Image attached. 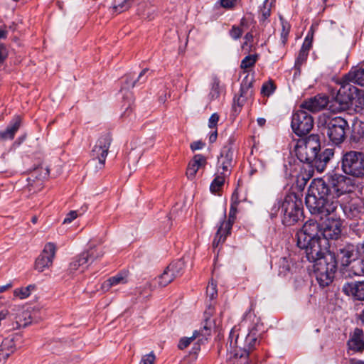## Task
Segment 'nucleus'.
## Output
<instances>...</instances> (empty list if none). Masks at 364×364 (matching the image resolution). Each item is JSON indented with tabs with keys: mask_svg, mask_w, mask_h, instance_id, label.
I'll list each match as a JSON object with an SVG mask.
<instances>
[{
	"mask_svg": "<svg viewBox=\"0 0 364 364\" xmlns=\"http://www.w3.org/2000/svg\"><path fill=\"white\" fill-rule=\"evenodd\" d=\"M355 191L353 180L331 171L324 178L314 179L305 198V203L312 215L328 216L336 211L338 198Z\"/></svg>",
	"mask_w": 364,
	"mask_h": 364,
	"instance_id": "1",
	"label": "nucleus"
},
{
	"mask_svg": "<svg viewBox=\"0 0 364 364\" xmlns=\"http://www.w3.org/2000/svg\"><path fill=\"white\" fill-rule=\"evenodd\" d=\"M331 248L326 250V247H322L321 255L311 262L314 263L316 279L323 288L333 282L338 269L343 272L354 259L355 247L350 243H341Z\"/></svg>",
	"mask_w": 364,
	"mask_h": 364,
	"instance_id": "2",
	"label": "nucleus"
},
{
	"mask_svg": "<svg viewBox=\"0 0 364 364\" xmlns=\"http://www.w3.org/2000/svg\"><path fill=\"white\" fill-rule=\"evenodd\" d=\"M321 225L316 220L309 219L296 233V245L304 250L306 257L310 262L321 255L323 240L319 235Z\"/></svg>",
	"mask_w": 364,
	"mask_h": 364,
	"instance_id": "3",
	"label": "nucleus"
},
{
	"mask_svg": "<svg viewBox=\"0 0 364 364\" xmlns=\"http://www.w3.org/2000/svg\"><path fill=\"white\" fill-rule=\"evenodd\" d=\"M320 128L326 133L329 141L340 145L346 138V131L349 129L348 122L343 117H331L324 115L319 119Z\"/></svg>",
	"mask_w": 364,
	"mask_h": 364,
	"instance_id": "4",
	"label": "nucleus"
},
{
	"mask_svg": "<svg viewBox=\"0 0 364 364\" xmlns=\"http://www.w3.org/2000/svg\"><path fill=\"white\" fill-rule=\"evenodd\" d=\"M297 159L310 167L316 168L318 172H323L326 164L334 155V149L327 148L322 152L309 150L306 147L297 146L295 149Z\"/></svg>",
	"mask_w": 364,
	"mask_h": 364,
	"instance_id": "5",
	"label": "nucleus"
},
{
	"mask_svg": "<svg viewBox=\"0 0 364 364\" xmlns=\"http://www.w3.org/2000/svg\"><path fill=\"white\" fill-rule=\"evenodd\" d=\"M282 223L291 226L304 218L301 198L295 193H289L283 198Z\"/></svg>",
	"mask_w": 364,
	"mask_h": 364,
	"instance_id": "6",
	"label": "nucleus"
},
{
	"mask_svg": "<svg viewBox=\"0 0 364 364\" xmlns=\"http://www.w3.org/2000/svg\"><path fill=\"white\" fill-rule=\"evenodd\" d=\"M359 90L345 79L335 96L330 100V111L340 112L347 110L358 95Z\"/></svg>",
	"mask_w": 364,
	"mask_h": 364,
	"instance_id": "7",
	"label": "nucleus"
},
{
	"mask_svg": "<svg viewBox=\"0 0 364 364\" xmlns=\"http://www.w3.org/2000/svg\"><path fill=\"white\" fill-rule=\"evenodd\" d=\"M343 171L352 176H364V154L360 151H350L345 153L341 159Z\"/></svg>",
	"mask_w": 364,
	"mask_h": 364,
	"instance_id": "8",
	"label": "nucleus"
},
{
	"mask_svg": "<svg viewBox=\"0 0 364 364\" xmlns=\"http://www.w3.org/2000/svg\"><path fill=\"white\" fill-rule=\"evenodd\" d=\"M314 121L313 117L306 109L299 107L294 112L291 117V127L294 133L298 136H306L313 129Z\"/></svg>",
	"mask_w": 364,
	"mask_h": 364,
	"instance_id": "9",
	"label": "nucleus"
},
{
	"mask_svg": "<svg viewBox=\"0 0 364 364\" xmlns=\"http://www.w3.org/2000/svg\"><path fill=\"white\" fill-rule=\"evenodd\" d=\"M343 228V220L336 215L328 217L321 225V235L322 243L327 245V241H337L341 237L342 229Z\"/></svg>",
	"mask_w": 364,
	"mask_h": 364,
	"instance_id": "10",
	"label": "nucleus"
},
{
	"mask_svg": "<svg viewBox=\"0 0 364 364\" xmlns=\"http://www.w3.org/2000/svg\"><path fill=\"white\" fill-rule=\"evenodd\" d=\"M213 309L209 306L208 310L205 311V320L203 328L199 331H194L192 336L191 337H183L180 339L178 348L180 350H183L187 348L192 341L199 338L200 341L203 340H208V337L211 335L212 324L210 319V316L212 314Z\"/></svg>",
	"mask_w": 364,
	"mask_h": 364,
	"instance_id": "11",
	"label": "nucleus"
},
{
	"mask_svg": "<svg viewBox=\"0 0 364 364\" xmlns=\"http://www.w3.org/2000/svg\"><path fill=\"white\" fill-rule=\"evenodd\" d=\"M112 136L110 134H102L97 141L96 144L92 150V163L98 162L99 169H102L105 166V160L108 154L110 144L112 143Z\"/></svg>",
	"mask_w": 364,
	"mask_h": 364,
	"instance_id": "12",
	"label": "nucleus"
},
{
	"mask_svg": "<svg viewBox=\"0 0 364 364\" xmlns=\"http://www.w3.org/2000/svg\"><path fill=\"white\" fill-rule=\"evenodd\" d=\"M260 343V333L258 332L257 327H253L246 336L242 343L239 346L238 350L245 352L255 358L256 355L254 353V351L257 349Z\"/></svg>",
	"mask_w": 364,
	"mask_h": 364,
	"instance_id": "13",
	"label": "nucleus"
},
{
	"mask_svg": "<svg viewBox=\"0 0 364 364\" xmlns=\"http://www.w3.org/2000/svg\"><path fill=\"white\" fill-rule=\"evenodd\" d=\"M327 107L330 110V100L328 97L321 95H317L314 97L306 100L300 105V108L311 112H319Z\"/></svg>",
	"mask_w": 364,
	"mask_h": 364,
	"instance_id": "14",
	"label": "nucleus"
},
{
	"mask_svg": "<svg viewBox=\"0 0 364 364\" xmlns=\"http://www.w3.org/2000/svg\"><path fill=\"white\" fill-rule=\"evenodd\" d=\"M347 346L348 350L354 352L361 353L364 350V332L361 328H355L350 334Z\"/></svg>",
	"mask_w": 364,
	"mask_h": 364,
	"instance_id": "15",
	"label": "nucleus"
},
{
	"mask_svg": "<svg viewBox=\"0 0 364 364\" xmlns=\"http://www.w3.org/2000/svg\"><path fill=\"white\" fill-rule=\"evenodd\" d=\"M342 291L347 296H351L358 301L364 300V282H347L344 284Z\"/></svg>",
	"mask_w": 364,
	"mask_h": 364,
	"instance_id": "16",
	"label": "nucleus"
},
{
	"mask_svg": "<svg viewBox=\"0 0 364 364\" xmlns=\"http://www.w3.org/2000/svg\"><path fill=\"white\" fill-rule=\"evenodd\" d=\"M207 164V159L202 154H196L188 163L186 176L188 179H193L200 168H204Z\"/></svg>",
	"mask_w": 364,
	"mask_h": 364,
	"instance_id": "17",
	"label": "nucleus"
},
{
	"mask_svg": "<svg viewBox=\"0 0 364 364\" xmlns=\"http://www.w3.org/2000/svg\"><path fill=\"white\" fill-rule=\"evenodd\" d=\"M234 151L230 146H224L220 151L218 163L221 164V168L224 171H228L230 173V168L232 167Z\"/></svg>",
	"mask_w": 364,
	"mask_h": 364,
	"instance_id": "18",
	"label": "nucleus"
},
{
	"mask_svg": "<svg viewBox=\"0 0 364 364\" xmlns=\"http://www.w3.org/2000/svg\"><path fill=\"white\" fill-rule=\"evenodd\" d=\"M227 359L228 364H255L254 357L243 351L235 349Z\"/></svg>",
	"mask_w": 364,
	"mask_h": 364,
	"instance_id": "19",
	"label": "nucleus"
},
{
	"mask_svg": "<svg viewBox=\"0 0 364 364\" xmlns=\"http://www.w3.org/2000/svg\"><path fill=\"white\" fill-rule=\"evenodd\" d=\"M149 71V69L145 68L139 73L136 79L134 78L131 74L126 75L123 77V85L122 89L126 90L134 87L138 82L139 84L144 83L146 81L145 74Z\"/></svg>",
	"mask_w": 364,
	"mask_h": 364,
	"instance_id": "20",
	"label": "nucleus"
},
{
	"mask_svg": "<svg viewBox=\"0 0 364 364\" xmlns=\"http://www.w3.org/2000/svg\"><path fill=\"white\" fill-rule=\"evenodd\" d=\"M349 82H353L364 87V67L353 68L344 77Z\"/></svg>",
	"mask_w": 364,
	"mask_h": 364,
	"instance_id": "21",
	"label": "nucleus"
},
{
	"mask_svg": "<svg viewBox=\"0 0 364 364\" xmlns=\"http://www.w3.org/2000/svg\"><path fill=\"white\" fill-rule=\"evenodd\" d=\"M80 254L84 257V260L87 266L101 258L104 255V252L99 247H92Z\"/></svg>",
	"mask_w": 364,
	"mask_h": 364,
	"instance_id": "22",
	"label": "nucleus"
},
{
	"mask_svg": "<svg viewBox=\"0 0 364 364\" xmlns=\"http://www.w3.org/2000/svg\"><path fill=\"white\" fill-rule=\"evenodd\" d=\"M175 277L166 267L163 273L151 281V285L154 287H165L174 280Z\"/></svg>",
	"mask_w": 364,
	"mask_h": 364,
	"instance_id": "23",
	"label": "nucleus"
},
{
	"mask_svg": "<svg viewBox=\"0 0 364 364\" xmlns=\"http://www.w3.org/2000/svg\"><path fill=\"white\" fill-rule=\"evenodd\" d=\"M293 262L289 257H282L279 258L277 262L278 267V275L280 277H286L291 272Z\"/></svg>",
	"mask_w": 364,
	"mask_h": 364,
	"instance_id": "24",
	"label": "nucleus"
},
{
	"mask_svg": "<svg viewBox=\"0 0 364 364\" xmlns=\"http://www.w3.org/2000/svg\"><path fill=\"white\" fill-rule=\"evenodd\" d=\"M19 127L20 120L16 119L5 130L0 132V137L4 140L13 139Z\"/></svg>",
	"mask_w": 364,
	"mask_h": 364,
	"instance_id": "25",
	"label": "nucleus"
},
{
	"mask_svg": "<svg viewBox=\"0 0 364 364\" xmlns=\"http://www.w3.org/2000/svg\"><path fill=\"white\" fill-rule=\"evenodd\" d=\"M302 146L306 147L309 151L313 149L318 152H322L321 151L320 136L318 134H310L306 138L304 144Z\"/></svg>",
	"mask_w": 364,
	"mask_h": 364,
	"instance_id": "26",
	"label": "nucleus"
},
{
	"mask_svg": "<svg viewBox=\"0 0 364 364\" xmlns=\"http://www.w3.org/2000/svg\"><path fill=\"white\" fill-rule=\"evenodd\" d=\"M229 175L228 171H224L217 175L210 186V190L213 193L218 192L225 183V177Z\"/></svg>",
	"mask_w": 364,
	"mask_h": 364,
	"instance_id": "27",
	"label": "nucleus"
},
{
	"mask_svg": "<svg viewBox=\"0 0 364 364\" xmlns=\"http://www.w3.org/2000/svg\"><path fill=\"white\" fill-rule=\"evenodd\" d=\"M239 334L235 330L232 329L230 332L227 343L228 353H232L235 349H239L241 343H238Z\"/></svg>",
	"mask_w": 364,
	"mask_h": 364,
	"instance_id": "28",
	"label": "nucleus"
},
{
	"mask_svg": "<svg viewBox=\"0 0 364 364\" xmlns=\"http://www.w3.org/2000/svg\"><path fill=\"white\" fill-rule=\"evenodd\" d=\"M253 80H249L248 76H246L242 81L240 90V95L241 97H244L245 98L251 97L253 95V89H252Z\"/></svg>",
	"mask_w": 364,
	"mask_h": 364,
	"instance_id": "29",
	"label": "nucleus"
},
{
	"mask_svg": "<svg viewBox=\"0 0 364 364\" xmlns=\"http://www.w3.org/2000/svg\"><path fill=\"white\" fill-rule=\"evenodd\" d=\"M167 267L168 270H170L173 277L176 278L183 274L185 262L182 259H178L172 262Z\"/></svg>",
	"mask_w": 364,
	"mask_h": 364,
	"instance_id": "30",
	"label": "nucleus"
},
{
	"mask_svg": "<svg viewBox=\"0 0 364 364\" xmlns=\"http://www.w3.org/2000/svg\"><path fill=\"white\" fill-rule=\"evenodd\" d=\"M230 234L226 232V229H225L223 225H220L213 241V247L217 248L220 245L225 242L227 236Z\"/></svg>",
	"mask_w": 364,
	"mask_h": 364,
	"instance_id": "31",
	"label": "nucleus"
},
{
	"mask_svg": "<svg viewBox=\"0 0 364 364\" xmlns=\"http://www.w3.org/2000/svg\"><path fill=\"white\" fill-rule=\"evenodd\" d=\"M237 212V208L232 205H230L229 215H228V220L227 221L223 220L220 223V225H223V227H225V229H226V232H228V233L231 232L232 226L236 219Z\"/></svg>",
	"mask_w": 364,
	"mask_h": 364,
	"instance_id": "32",
	"label": "nucleus"
},
{
	"mask_svg": "<svg viewBox=\"0 0 364 364\" xmlns=\"http://www.w3.org/2000/svg\"><path fill=\"white\" fill-rule=\"evenodd\" d=\"M349 210L353 217H357L360 213H364V200L358 199L349 203Z\"/></svg>",
	"mask_w": 364,
	"mask_h": 364,
	"instance_id": "33",
	"label": "nucleus"
},
{
	"mask_svg": "<svg viewBox=\"0 0 364 364\" xmlns=\"http://www.w3.org/2000/svg\"><path fill=\"white\" fill-rule=\"evenodd\" d=\"M272 6V2H269V0L264 1L262 7L260 9L259 16L260 23L264 24L265 21L268 20L269 17L271 16Z\"/></svg>",
	"mask_w": 364,
	"mask_h": 364,
	"instance_id": "34",
	"label": "nucleus"
},
{
	"mask_svg": "<svg viewBox=\"0 0 364 364\" xmlns=\"http://www.w3.org/2000/svg\"><path fill=\"white\" fill-rule=\"evenodd\" d=\"M86 264H87L84 260V257H82L81 254H80L75 257L69 264L68 272L70 274H74L75 272L77 271L80 267H83Z\"/></svg>",
	"mask_w": 364,
	"mask_h": 364,
	"instance_id": "35",
	"label": "nucleus"
},
{
	"mask_svg": "<svg viewBox=\"0 0 364 364\" xmlns=\"http://www.w3.org/2000/svg\"><path fill=\"white\" fill-rule=\"evenodd\" d=\"M58 247L54 242H47V268L53 265Z\"/></svg>",
	"mask_w": 364,
	"mask_h": 364,
	"instance_id": "36",
	"label": "nucleus"
},
{
	"mask_svg": "<svg viewBox=\"0 0 364 364\" xmlns=\"http://www.w3.org/2000/svg\"><path fill=\"white\" fill-rule=\"evenodd\" d=\"M258 58V54L247 55L242 60L240 63V68L243 70H247L248 68L254 67Z\"/></svg>",
	"mask_w": 364,
	"mask_h": 364,
	"instance_id": "37",
	"label": "nucleus"
},
{
	"mask_svg": "<svg viewBox=\"0 0 364 364\" xmlns=\"http://www.w3.org/2000/svg\"><path fill=\"white\" fill-rule=\"evenodd\" d=\"M132 0H114L113 9L120 14L127 11L132 4Z\"/></svg>",
	"mask_w": 364,
	"mask_h": 364,
	"instance_id": "38",
	"label": "nucleus"
},
{
	"mask_svg": "<svg viewBox=\"0 0 364 364\" xmlns=\"http://www.w3.org/2000/svg\"><path fill=\"white\" fill-rule=\"evenodd\" d=\"M127 283V279L122 274H117L114 277L109 278L105 282L104 285L107 287H112L117 285L119 284H125Z\"/></svg>",
	"mask_w": 364,
	"mask_h": 364,
	"instance_id": "39",
	"label": "nucleus"
},
{
	"mask_svg": "<svg viewBox=\"0 0 364 364\" xmlns=\"http://www.w3.org/2000/svg\"><path fill=\"white\" fill-rule=\"evenodd\" d=\"M277 87L273 80H270L264 82L261 89V93L264 96H270L276 90Z\"/></svg>",
	"mask_w": 364,
	"mask_h": 364,
	"instance_id": "40",
	"label": "nucleus"
},
{
	"mask_svg": "<svg viewBox=\"0 0 364 364\" xmlns=\"http://www.w3.org/2000/svg\"><path fill=\"white\" fill-rule=\"evenodd\" d=\"M309 53L300 50L296 58L294 68L300 72L301 65L306 61Z\"/></svg>",
	"mask_w": 364,
	"mask_h": 364,
	"instance_id": "41",
	"label": "nucleus"
},
{
	"mask_svg": "<svg viewBox=\"0 0 364 364\" xmlns=\"http://www.w3.org/2000/svg\"><path fill=\"white\" fill-rule=\"evenodd\" d=\"M11 343V341H4L1 343L0 346V360L1 358L4 360L7 359L10 356L11 353H13L12 349H7V347H9Z\"/></svg>",
	"mask_w": 364,
	"mask_h": 364,
	"instance_id": "42",
	"label": "nucleus"
},
{
	"mask_svg": "<svg viewBox=\"0 0 364 364\" xmlns=\"http://www.w3.org/2000/svg\"><path fill=\"white\" fill-rule=\"evenodd\" d=\"M255 23L254 15L252 13H247L246 16L241 18L240 26L243 28H249Z\"/></svg>",
	"mask_w": 364,
	"mask_h": 364,
	"instance_id": "43",
	"label": "nucleus"
},
{
	"mask_svg": "<svg viewBox=\"0 0 364 364\" xmlns=\"http://www.w3.org/2000/svg\"><path fill=\"white\" fill-rule=\"evenodd\" d=\"M46 253V247L43 248L42 250V252L38 256V257L36 259L35 262V269L38 270L39 272H41L44 270V268L46 267V256L44 254Z\"/></svg>",
	"mask_w": 364,
	"mask_h": 364,
	"instance_id": "44",
	"label": "nucleus"
},
{
	"mask_svg": "<svg viewBox=\"0 0 364 364\" xmlns=\"http://www.w3.org/2000/svg\"><path fill=\"white\" fill-rule=\"evenodd\" d=\"M210 96L211 99H216L220 96V80L218 77L213 80Z\"/></svg>",
	"mask_w": 364,
	"mask_h": 364,
	"instance_id": "45",
	"label": "nucleus"
},
{
	"mask_svg": "<svg viewBox=\"0 0 364 364\" xmlns=\"http://www.w3.org/2000/svg\"><path fill=\"white\" fill-rule=\"evenodd\" d=\"M313 38H314V33L313 32H309L306 36L304 38V41L303 42V44L301 46V48L300 50L309 52L310 49L312 47V43H313Z\"/></svg>",
	"mask_w": 364,
	"mask_h": 364,
	"instance_id": "46",
	"label": "nucleus"
},
{
	"mask_svg": "<svg viewBox=\"0 0 364 364\" xmlns=\"http://www.w3.org/2000/svg\"><path fill=\"white\" fill-rule=\"evenodd\" d=\"M246 100L247 98L241 97L240 95L238 97L235 96L232 105V109L234 110L235 112H240L241 108L244 105Z\"/></svg>",
	"mask_w": 364,
	"mask_h": 364,
	"instance_id": "47",
	"label": "nucleus"
},
{
	"mask_svg": "<svg viewBox=\"0 0 364 364\" xmlns=\"http://www.w3.org/2000/svg\"><path fill=\"white\" fill-rule=\"evenodd\" d=\"M282 207H283V199L277 200L271 208V210H270L271 218H276L280 210H281V214L282 215Z\"/></svg>",
	"mask_w": 364,
	"mask_h": 364,
	"instance_id": "48",
	"label": "nucleus"
},
{
	"mask_svg": "<svg viewBox=\"0 0 364 364\" xmlns=\"http://www.w3.org/2000/svg\"><path fill=\"white\" fill-rule=\"evenodd\" d=\"M244 40L245 41L242 43V48L245 49L246 46H248L249 48L247 49V52H251L253 48V45L252 44V43L253 42L254 40V36L252 32L250 31L247 33L244 36Z\"/></svg>",
	"mask_w": 364,
	"mask_h": 364,
	"instance_id": "49",
	"label": "nucleus"
},
{
	"mask_svg": "<svg viewBox=\"0 0 364 364\" xmlns=\"http://www.w3.org/2000/svg\"><path fill=\"white\" fill-rule=\"evenodd\" d=\"M290 30V26L287 23H282V31L281 33V41L283 46L286 44L288 40V36Z\"/></svg>",
	"mask_w": 364,
	"mask_h": 364,
	"instance_id": "50",
	"label": "nucleus"
},
{
	"mask_svg": "<svg viewBox=\"0 0 364 364\" xmlns=\"http://www.w3.org/2000/svg\"><path fill=\"white\" fill-rule=\"evenodd\" d=\"M216 287V284H214L213 282L209 284L208 286L207 287L206 294L207 296H209L211 300L216 298L218 295V291Z\"/></svg>",
	"mask_w": 364,
	"mask_h": 364,
	"instance_id": "51",
	"label": "nucleus"
},
{
	"mask_svg": "<svg viewBox=\"0 0 364 364\" xmlns=\"http://www.w3.org/2000/svg\"><path fill=\"white\" fill-rule=\"evenodd\" d=\"M14 296L21 299H24L29 296V293L26 291L25 287H21L14 289Z\"/></svg>",
	"mask_w": 364,
	"mask_h": 364,
	"instance_id": "52",
	"label": "nucleus"
},
{
	"mask_svg": "<svg viewBox=\"0 0 364 364\" xmlns=\"http://www.w3.org/2000/svg\"><path fill=\"white\" fill-rule=\"evenodd\" d=\"M230 35L233 39H238L242 35V29L239 26H232L230 31Z\"/></svg>",
	"mask_w": 364,
	"mask_h": 364,
	"instance_id": "53",
	"label": "nucleus"
},
{
	"mask_svg": "<svg viewBox=\"0 0 364 364\" xmlns=\"http://www.w3.org/2000/svg\"><path fill=\"white\" fill-rule=\"evenodd\" d=\"M156 360L155 355L153 352L144 355L139 364H154Z\"/></svg>",
	"mask_w": 364,
	"mask_h": 364,
	"instance_id": "54",
	"label": "nucleus"
},
{
	"mask_svg": "<svg viewBox=\"0 0 364 364\" xmlns=\"http://www.w3.org/2000/svg\"><path fill=\"white\" fill-rule=\"evenodd\" d=\"M219 115L218 113H213L208 120V127L210 129H214L217 127L218 122L219 121Z\"/></svg>",
	"mask_w": 364,
	"mask_h": 364,
	"instance_id": "55",
	"label": "nucleus"
},
{
	"mask_svg": "<svg viewBox=\"0 0 364 364\" xmlns=\"http://www.w3.org/2000/svg\"><path fill=\"white\" fill-rule=\"evenodd\" d=\"M237 1V0H220L219 3L222 7L226 9H231L236 5Z\"/></svg>",
	"mask_w": 364,
	"mask_h": 364,
	"instance_id": "56",
	"label": "nucleus"
},
{
	"mask_svg": "<svg viewBox=\"0 0 364 364\" xmlns=\"http://www.w3.org/2000/svg\"><path fill=\"white\" fill-rule=\"evenodd\" d=\"M77 217V211L70 210L63 220V224L70 223L73 220Z\"/></svg>",
	"mask_w": 364,
	"mask_h": 364,
	"instance_id": "57",
	"label": "nucleus"
},
{
	"mask_svg": "<svg viewBox=\"0 0 364 364\" xmlns=\"http://www.w3.org/2000/svg\"><path fill=\"white\" fill-rule=\"evenodd\" d=\"M239 203H240L239 193H238L237 188L234 191V192L232 194L230 205H232L237 208Z\"/></svg>",
	"mask_w": 364,
	"mask_h": 364,
	"instance_id": "58",
	"label": "nucleus"
},
{
	"mask_svg": "<svg viewBox=\"0 0 364 364\" xmlns=\"http://www.w3.org/2000/svg\"><path fill=\"white\" fill-rule=\"evenodd\" d=\"M207 340H203V341H200L199 339L198 341L194 343L191 350L190 351L191 355H197L199 351L200 350V344L203 343L204 341H206Z\"/></svg>",
	"mask_w": 364,
	"mask_h": 364,
	"instance_id": "59",
	"label": "nucleus"
},
{
	"mask_svg": "<svg viewBox=\"0 0 364 364\" xmlns=\"http://www.w3.org/2000/svg\"><path fill=\"white\" fill-rule=\"evenodd\" d=\"M205 146V143L200 140L193 141L191 144L190 148L193 151L203 149Z\"/></svg>",
	"mask_w": 364,
	"mask_h": 364,
	"instance_id": "60",
	"label": "nucleus"
},
{
	"mask_svg": "<svg viewBox=\"0 0 364 364\" xmlns=\"http://www.w3.org/2000/svg\"><path fill=\"white\" fill-rule=\"evenodd\" d=\"M6 58V49L3 46H0V62H3Z\"/></svg>",
	"mask_w": 364,
	"mask_h": 364,
	"instance_id": "61",
	"label": "nucleus"
},
{
	"mask_svg": "<svg viewBox=\"0 0 364 364\" xmlns=\"http://www.w3.org/2000/svg\"><path fill=\"white\" fill-rule=\"evenodd\" d=\"M218 137V132L217 129H215L214 132H213L210 136H209V142L210 144H213L216 141Z\"/></svg>",
	"mask_w": 364,
	"mask_h": 364,
	"instance_id": "62",
	"label": "nucleus"
},
{
	"mask_svg": "<svg viewBox=\"0 0 364 364\" xmlns=\"http://www.w3.org/2000/svg\"><path fill=\"white\" fill-rule=\"evenodd\" d=\"M235 141H236V139H235V136L231 135L228 138L227 143L225 146H232V149H233V145H234Z\"/></svg>",
	"mask_w": 364,
	"mask_h": 364,
	"instance_id": "63",
	"label": "nucleus"
},
{
	"mask_svg": "<svg viewBox=\"0 0 364 364\" xmlns=\"http://www.w3.org/2000/svg\"><path fill=\"white\" fill-rule=\"evenodd\" d=\"M131 106H132L131 102H128L127 104L126 102H124V104L122 105V107H124V109H125L124 114H127V113L132 111V108Z\"/></svg>",
	"mask_w": 364,
	"mask_h": 364,
	"instance_id": "64",
	"label": "nucleus"
}]
</instances>
